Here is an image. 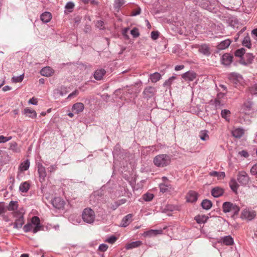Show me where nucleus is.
<instances>
[{
  "label": "nucleus",
  "mask_w": 257,
  "mask_h": 257,
  "mask_svg": "<svg viewBox=\"0 0 257 257\" xmlns=\"http://www.w3.org/2000/svg\"><path fill=\"white\" fill-rule=\"evenodd\" d=\"M170 157L166 154L157 155L154 159V164L159 167L167 166L170 164Z\"/></svg>",
  "instance_id": "1"
},
{
  "label": "nucleus",
  "mask_w": 257,
  "mask_h": 257,
  "mask_svg": "<svg viewBox=\"0 0 257 257\" xmlns=\"http://www.w3.org/2000/svg\"><path fill=\"white\" fill-rule=\"evenodd\" d=\"M83 220L89 224L93 223L95 218V214L94 211L90 208L84 209L82 213Z\"/></svg>",
  "instance_id": "2"
},
{
  "label": "nucleus",
  "mask_w": 257,
  "mask_h": 257,
  "mask_svg": "<svg viewBox=\"0 0 257 257\" xmlns=\"http://www.w3.org/2000/svg\"><path fill=\"white\" fill-rule=\"evenodd\" d=\"M222 210L224 213L231 212L235 215L238 214L240 208L230 202H225L222 204Z\"/></svg>",
  "instance_id": "3"
},
{
  "label": "nucleus",
  "mask_w": 257,
  "mask_h": 257,
  "mask_svg": "<svg viewBox=\"0 0 257 257\" xmlns=\"http://www.w3.org/2000/svg\"><path fill=\"white\" fill-rule=\"evenodd\" d=\"M14 216L16 218L15 221L11 225H13L14 228H21L24 224V214L20 211H16L13 213Z\"/></svg>",
  "instance_id": "4"
},
{
  "label": "nucleus",
  "mask_w": 257,
  "mask_h": 257,
  "mask_svg": "<svg viewBox=\"0 0 257 257\" xmlns=\"http://www.w3.org/2000/svg\"><path fill=\"white\" fill-rule=\"evenodd\" d=\"M157 92V89L155 87L152 86L146 87L143 92V97L145 98L149 99L155 96Z\"/></svg>",
  "instance_id": "5"
},
{
  "label": "nucleus",
  "mask_w": 257,
  "mask_h": 257,
  "mask_svg": "<svg viewBox=\"0 0 257 257\" xmlns=\"http://www.w3.org/2000/svg\"><path fill=\"white\" fill-rule=\"evenodd\" d=\"M237 180L241 185H245L249 182V177L245 172L240 171L238 172Z\"/></svg>",
  "instance_id": "6"
},
{
  "label": "nucleus",
  "mask_w": 257,
  "mask_h": 257,
  "mask_svg": "<svg viewBox=\"0 0 257 257\" xmlns=\"http://www.w3.org/2000/svg\"><path fill=\"white\" fill-rule=\"evenodd\" d=\"M255 216L256 213L252 210L244 209L241 213V217L247 220H251Z\"/></svg>",
  "instance_id": "7"
},
{
  "label": "nucleus",
  "mask_w": 257,
  "mask_h": 257,
  "mask_svg": "<svg viewBox=\"0 0 257 257\" xmlns=\"http://www.w3.org/2000/svg\"><path fill=\"white\" fill-rule=\"evenodd\" d=\"M52 204L55 208L61 209L64 208L65 201L60 197H55L52 200Z\"/></svg>",
  "instance_id": "8"
},
{
  "label": "nucleus",
  "mask_w": 257,
  "mask_h": 257,
  "mask_svg": "<svg viewBox=\"0 0 257 257\" xmlns=\"http://www.w3.org/2000/svg\"><path fill=\"white\" fill-rule=\"evenodd\" d=\"M40 220L38 217L34 216L31 220V224L34 226L33 229V232L36 233L41 229L42 226L40 225Z\"/></svg>",
  "instance_id": "9"
},
{
  "label": "nucleus",
  "mask_w": 257,
  "mask_h": 257,
  "mask_svg": "<svg viewBox=\"0 0 257 257\" xmlns=\"http://www.w3.org/2000/svg\"><path fill=\"white\" fill-rule=\"evenodd\" d=\"M229 79L236 87L240 84V81L242 80V78L239 74L232 73L229 76Z\"/></svg>",
  "instance_id": "10"
},
{
  "label": "nucleus",
  "mask_w": 257,
  "mask_h": 257,
  "mask_svg": "<svg viewBox=\"0 0 257 257\" xmlns=\"http://www.w3.org/2000/svg\"><path fill=\"white\" fill-rule=\"evenodd\" d=\"M163 233L162 229H151L143 233V235L145 237H153Z\"/></svg>",
  "instance_id": "11"
},
{
  "label": "nucleus",
  "mask_w": 257,
  "mask_h": 257,
  "mask_svg": "<svg viewBox=\"0 0 257 257\" xmlns=\"http://www.w3.org/2000/svg\"><path fill=\"white\" fill-rule=\"evenodd\" d=\"M233 56L230 54L226 53L222 55L221 57L222 64L225 66H228L232 61Z\"/></svg>",
  "instance_id": "12"
},
{
  "label": "nucleus",
  "mask_w": 257,
  "mask_h": 257,
  "mask_svg": "<svg viewBox=\"0 0 257 257\" xmlns=\"http://www.w3.org/2000/svg\"><path fill=\"white\" fill-rule=\"evenodd\" d=\"M38 171L39 175L40 181L41 182L44 181L47 175L45 168L42 164H39L38 166Z\"/></svg>",
  "instance_id": "13"
},
{
  "label": "nucleus",
  "mask_w": 257,
  "mask_h": 257,
  "mask_svg": "<svg viewBox=\"0 0 257 257\" xmlns=\"http://www.w3.org/2000/svg\"><path fill=\"white\" fill-rule=\"evenodd\" d=\"M133 214H128L123 217L120 226L123 227H125L128 226L131 222L133 221Z\"/></svg>",
  "instance_id": "14"
},
{
  "label": "nucleus",
  "mask_w": 257,
  "mask_h": 257,
  "mask_svg": "<svg viewBox=\"0 0 257 257\" xmlns=\"http://www.w3.org/2000/svg\"><path fill=\"white\" fill-rule=\"evenodd\" d=\"M84 105L81 102H77L73 104L72 110L75 113L78 114L83 111Z\"/></svg>",
  "instance_id": "15"
},
{
  "label": "nucleus",
  "mask_w": 257,
  "mask_h": 257,
  "mask_svg": "<svg viewBox=\"0 0 257 257\" xmlns=\"http://www.w3.org/2000/svg\"><path fill=\"white\" fill-rule=\"evenodd\" d=\"M198 51L200 53L206 56H209L211 54L210 48L207 44H202L199 46Z\"/></svg>",
  "instance_id": "16"
},
{
  "label": "nucleus",
  "mask_w": 257,
  "mask_h": 257,
  "mask_svg": "<svg viewBox=\"0 0 257 257\" xmlns=\"http://www.w3.org/2000/svg\"><path fill=\"white\" fill-rule=\"evenodd\" d=\"M182 77L186 80L193 81L196 77V74L193 71H188L182 74Z\"/></svg>",
  "instance_id": "17"
},
{
  "label": "nucleus",
  "mask_w": 257,
  "mask_h": 257,
  "mask_svg": "<svg viewBox=\"0 0 257 257\" xmlns=\"http://www.w3.org/2000/svg\"><path fill=\"white\" fill-rule=\"evenodd\" d=\"M218 242L223 243L226 245H231L233 243V239L230 235H227L220 237Z\"/></svg>",
  "instance_id": "18"
},
{
  "label": "nucleus",
  "mask_w": 257,
  "mask_h": 257,
  "mask_svg": "<svg viewBox=\"0 0 257 257\" xmlns=\"http://www.w3.org/2000/svg\"><path fill=\"white\" fill-rule=\"evenodd\" d=\"M232 135L235 138H240L244 134V130L241 127L234 128L231 132Z\"/></svg>",
  "instance_id": "19"
},
{
  "label": "nucleus",
  "mask_w": 257,
  "mask_h": 257,
  "mask_svg": "<svg viewBox=\"0 0 257 257\" xmlns=\"http://www.w3.org/2000/svg\"><path fill=\"white\" fill-rule=\"evenodd\" d=\"M106 73L105 69L100 68L97 69L94 74V77L97 80H100L102 79L103 77Z\"/></svg>",
  "instance_id": "20"
},
{
  "label": "nucleus",
  "mask_w": 257,
  "mask_h": 257,
  "mask_svg": "<svg viewBox=\"0 0 257 257\" xmlns=\"http://www.w3.org/2000/svg\"><path fill=\"white\" fill-rule=\"evenodd\" d=\"M54 71L52 68L49 66L45 67L42 68L40 71V73L42 75L49 77L53 75Z\"/></svg>",
  "instance_id": "21"
},
{
  "label": "nucleus",
  "mask_w": 257,
  "mask_h": 257,
  "mask_svg": "<svg viewBox=\"0 0 257 257\" xmlns=\"http://www.w3.org/2000/svg\"><path fill=\"white\" fill-rule=\"evenodd\" d=\"M160 192L164 193L170 191L172 188L171 185L169 182H165L159 185Z\"/></svg>",
  "instance_id": "22"
},
{
  "label": "nucleus",
  "mask_w": 257,
  "mask_h": 257,
  "mask_svg": "<svg viewBox=\"0 0 257 257\" xmlns=\"http://www.w3.org/2000/svg\"><path fill=\"white\" fill-rule=\"evenodd\" d=\"M231 42V41L229 39H226L222 41L217 46V49L218 50H224L229 47Z\"/></svg>",
  "instance_id": "23"
},
{
  "label": "nucleus",
  "mask_w": 257,
  "mask_h": 257,
  "mask_svg": "<svg viewBox=\"0 0 257 257\" xmlns=\"http://www.w3.org/2000/svg\"><path fill=\"white\" fill-rule=\"evenodd\" d=\"M252 103L250 101H246L242 106V110L245 114H249V111L252 109Z\"/></svg>",
  "instance_id": "24"
},
{
  "label": "nucleus",
  "mask_w": 257,
  "mask_h": 257,
  "mask_svg": "<svg viewBox=\"0 0 257 257\" xmlns=\"http://www.w3.org/2000/svg\"><path fill=\"white\" fill-rule=\"evenodd\" d=\"M197 200V194L193 191L188 192L187 196V201L189 202H194Z\"/></svg>",
  "instance_id": "25"
},
{
  "label": "nucleus",
  "mask_w": 257,
  "mask_h": 257,
  "mask_svg": "<svg viewBox=\"0 0 257 257\" xmlns=\"http://www.w3.org/2000/svg\"><path fill=\"white\" fill-rule=\"evenodd\" d=\"M23 113L29 117L31 118H35L37 117L36 112L34 110L30 109L28 107L25 108L24 109Z\"/></svg>",
  "instance_id": "26"
},
{
  "label": "nucleus",
  "mask_w": 257,
  "mask_h": 257,
  "mask_svg": "<svg viewBox=\"0 0 257 257\" xmlns=\"http://www.w3.org/2000/svg\"><path fill=\"white\" fill-rule=\"evenodd\" d=\"M224 193V190L218 187L213 188L211 190V195L214 197H219Z\"/></svg>",
  "instance_id": "27"
},
{
  "label": "nucleus",
  "mask_w": 257,
  "mask_h": 257,
  "mask_svg": "<svg viewBox=\"0 0 257 257\" xmlns=\"http://www.w3.org/2000/svg\"><path fill=\"white\" fill-rule=\"evenodd\" d=\"M208 218L209 217L205 215H198L194 217V219L198 224L205 223Z\"/></svg>",
  "instance_id": "28"
},
{
  "label": "nucleus",
  "mask_w": 257,
  "mask_h": 257,
  "mask_svg": "<svg viewBox=\"0 0 257 257\" xmlns=\"http://www.w3.org/2000/svg\"><path fill=\"white\" fill-rule=\"evenodd\" d=\"M143 244L142 241L138 240L133 241L131 243L127 244L125 246L126 249H131L141 246Z\"/></svg>",
  "instance_id": "29"
},
{
  "label": "nucleus",
  "mask_w": 257,
  "mask_h": 257,
  "mask_svg": "<svg viewBox=\"0 0 257 257\" xmlns=\"http://www.w3.org/2000/svg\"><path fill=\"white\" fill-rule=\"evenodd\" d=\"M161 75L158 72H155L149 75V79L152 83H156L161 79Z\"/></svg>",
  "instance_id": "30"
},
{
  "label": "nucleus",
  "mask_w": 257,
  "mask_h": 257,
  "mask_svg": "<svg viewBox=\"0 0 257 257\" xmlns=\"http://www.w3.org/2000/svg\"><path fill=\"white\" fill-rule=\"evenodd\" d=\"M52 18V15L50 12H46L41 15V20L43 22L48 23Z\"/></svg>",
  "instance_id": "31"
},
{
  "label": "nucleus",
  "mask_w": 257,
  "mask_h": 257,
  "mask_svg": "<svg viewBox=\"0 0 257 257\" xmlns=\"http://www.w3.org/2000/svg\"><path fill=\"white\" fill-rule=\"evenodd\" d=\"M18 208V202L17 201H11L8 206L6 207V209H7L9 211H15Z\"/></svg>",
  "instance_id": "32"
},
{
  "label": "nucleus",
  "mask_w": 257,
  "mask_h": 257,
  "mask_svg": "<svg viewBox=\"0 0 257 257\" xmlns=\"http://www.w3.org/2000/svg\"><path fill=\"white\" fill-rule=\"evenodd\" d=\"M229 186L231 188V189L235 193H236L237 192V189H238V188L239 187V185L238 184V183H237V182L236 181V180L235 179H231L229 183Z\"/></svg>",
  "instance_id": "33"
},
{
  "label": "nucleus",
  "mask_w": 257,
  "mask_h": 257,
  "mask_svg": "<svg viewBox=\"0 0 257 257\" xmlns=\"http://www.w3.org/2000/svg\"><path fill=\"white\" fill-rule=\"evenodd\" d=\"M212 204L210 200L204 199L201 202L202 207L206 210L209 209L212 207Z\"/></svg>",
  "instance_id": "34"
},
{
  "label": "nucleus",
  "mask_w": 257,
  "mask_h": 257,
  "mask_svg": "<svg viewBox=\"0 0 257 257\" xmlns=\"http://www.w3.org/2000/svg\"><path fill=\"white\" fill-rule=\"evenodd\" d=\"M230 113V111L229 110L223 109L222 110L220 114L222 118H224L226 121H229Z\"/></svg>",
  "instance_id": "35"
},
{
  "label": "nucleus",
  "mask_w": 257,
  "mask_h": 257,
  "mask_svg": "<svg viewBox=\"0 0 257 257\" xmlns=\"http://www.w3.org/2000/svg\"><path fill=\"white\" fill-rule=\"evenodd\" d=\"M30 188V185L27 182L22 183L20 187L19 190L22 192H27Z\"/></svg>",
  "instance_id": "36"
},
{
  "label": "nucleus",
  "mask_w": 257,
  "mask_h": 257,
  "mask_svg": "<svg viewBox=\"0 0 257 257\" xmlns=\"http://www.w3.org/2000/svg\"><path fill=\"white\" fill-rule=\"evenodd\" d=\"M209 175L211 176L217 177L219 178H223L225 176V173L223 172H218L216 171H212L209 173Z\"/></svg>",
  "instance_id": "37"
},
{
  "label": "nucleus",
  "mask_w": 257,
  "mask_h": 257,
  "mask_svg": "<svg viewBox=\"0 0 257 257\" xmlns=\"http://www.w3.org/2000/svg\"><path fill=\"white\" fill-rule=\"evenodd\" d=\"M29 166L30 162L28 160H27L26 161L21 163L20 166V169L22 171H26L29 169Z\"/></svg>",
  "instance_id": "38"
},
{
  "label": "nucleus",
  "mask_w": 257,
  "mask_h": 257,
  "mask_svg": "<svg viewBox=\"0 0 257 257\" xmlns=\"http://www.w3.org/2000/svg\"><path fill=\"white\" fill-rule=\"evenodd\" d=\"M208 132L206 130L201 131L199 133V137L202 141H206L209 139Z\"/></svg>",
  "instance_id": "39"
},
{
  "label": "nucleus",
  "mask_w": 257,
  "mask_h": 257,
  "mask_svg": "<svg viewBox=\"0 0 257 257\" xmlns=\"http://www.w3.org/2000/svg\"><path fill=\"white\" fill-rule=\"evenodd\" d=\"M243 46L249 48L251 46L250 39L248 36H245L242 41Z\"/></svg>",
  "instance_id": "40"
},
{
  "label": "nucleus",
  "mask_w": 257,
  "mask_h": 257,
  "mask_svg": "<svg viewBox=\"0 0 257 257\" xmlns=\"http://www.w3.org/2000/svg\"><path fill=\"white\" fill-rule=\"evenodd\" d=\"M153 198L154 195L150 193H147L143 196V198L145 201H150Z\"/></svg>",
  "instance_id": "41"
},
{
  "label": "nucleus",
  "mask_w": 257,
  "mask_h": 257,
  "mask_svg": "<svg viewBox=\"0 0 257 257\" xmlns=\"http://www.w3.org/2000/svg\"><path fill=\"white\" fill-rule=\"evenodd\" d=\"M34 226L31 223H28L23 227V230L25 232H28L31 230L33 231Z\"/></svg>",
  "instance_id": "42"
},
{
  "label": "nucleus",
  "mask_w": 257,
  "mask_h": 257,
  "mask_svg": "<svg viewBox=\"0 0 257 257\" xmlns=\"http://www.w3.org/2000/svg\"><path fill=\"white\" fill-rule=\"evenodd\" d=\"M24 75L22 74L19 76H14L12 77V81L14 83L21 82L24 79Z\"/></svg>",
  "instance_id": "43"
},
{
  "label": "nucleus",
  "mask_w": 257,
  "mask_h": 257,
  "mask_svg": "<svg viewBox=\"0 0 257 257\" xmlns=\"http://www.w3.org/2000/svg\"><path fill=\"white\" fill-rule=\"evenodd\" d=\"M176 78L175 76H172L170 77L168 79H167L165 82L164 83L163 85L164 86H170L172 84V82L175 80Z\"/></svg>",
  "instance_id": "44"
},
{
  "label": "nucleus",
  "mask_w": 257,
  "mask_h": 257,
  "mask_svg": "<svg viewBox=\"0 0 257 257\" xmlns=\"http://www.w3.org/2000/svg\"><path fill=\"white\" fill-rule=\"evenodd\" d=\"M245 53V49L244 48H241L237 50L235 52V56L239 58H242Z\"/></svg>",
  "instance_id": "45"
},
{
  "label": "nucleus",
  "mask_w": 257,
  "mask_h": 257,
  "mask_svg": "<svg viewBox=\"0 0 257 257\" xmlns=\"http://www.w3.org/2000/svg\"><path fill=\"white\" fill-rule=\"evenodd\" d=\"M10 149L12 150L14 152H19V149L18 148V145L16 142H12L10 144Z\"/></svg>",
  "instance_id": "46"
},
{
  "label": "nucleus",
  "mask_w": 257,
  "mask_h": 257,
  "mask_svg": "<svg viewBox=\"0 0 257 257\" xmlns=\"http://www.w3.org/2000/svg\"><path fill=\"white\" fill-rule=\"evenodd\" d=\"M107 205L108 208H110L113 210H115L119 206V204H118L117 201H115L113 203H108Z\"/></svg>",
  "instance_id": "47"
},
{
  "label": "nucleus",
  "mask_w": 257,
  "mask_h": 257,
  "mask_svg": "<svg viewBox=\"0 0 257 257\" xmlns=\"http://www.w3.org/2000/svg\"><path fill=\"white\" fill-rule=\"evenodd\" d=\"M124 0H115L114 8L119 9L124 4Z\"/></svg>",
  "instance_id": "48"
},
{
  "label": "nucleus",
  "mask_w": 257,
  "mask_h": 257,
  "mask_svg": "<svg viewBox=\"0 0 257 257\" xmlns=\"http://www.w3.org/2000/svg\"><path fill=\"white\" fill-rule=\"evenodd\" d=\"M131 34L133 36L134 38H137L140 36L139 30L134 28L131 31Z\"/></svg>",
  "instance_id": "49"
},
{
  "label": "nucleus",
  "mask_w": 257,
  "mask_h": 257,
  "mask_svg": "<svg viewBox=\"0 0 257 257\" xmlns=\"http://www.w3.org/2000/svg\"><path fill=\"white\" fill-rule=\"evenodd\" d=\"M74 4L72 2H68L66 6H65V9L69 10V12H71L72 11V10L74 8Z\"/></svg>",
  "instance_id": "50"
},
{
  "label": "nucleus",
  "mask_w": 257,
  "mask_h": 257,
  "mask_svg": "<svg viewBox=\"0 0 257 257\" xmlns=\"http://www.w3.org/2000/svg\"><path fill=\"white\" fill-rule=\"evenodd\" d=\"M12 137H6L4 136H0V143H6L12 139Z\"/></svg>",
  "instance_id": "51"
},
{
  "label": "nucleus",
  "mask_w": 257,
  "mask_h": 257,
  "mask_svg": "<svg viewBox=\"0 0 257 257\" xmlns=\"http://www.w3.org/2000/svg\"><path fill=\"white\" fill-rule=\"evenodd\" d=\"M108 245L106 244L102 243L99 245L98 249L101 251H105L108 248Z\"/></svg>",
  "instance_id": "52"
},
{
  "label": "nucleus",
  "mask_w": 257,
  "mask_h": 257,
  "mask_svg": "<svg viewBox=\"0 0 257 257\" xmlns=\"http://www.w3.org/2000/svg\"><path fill=\"white\" fill-rule=\"evenodd\" d=\"M116 239L117 238L115 236L112 235L110 237L107 238L106 239V241L109 243L112 244L116 240Z\"/></svg>",
  "instance_id": "53"
},
{
  "label": "nucleus",
  "mask_w": 257,
  "mask_h": 257,
  "mask_svg": "<svg viewBox=\"0 0 257 257\" xmlns=\"http://www.w3.org/2000/svg\"><path fill=\"white\" fill-rule=\"evenodd\" d=\"M6 211V207L5 205L4 202H0V215L5 213Z\"/></svg>",
  "instance_id": "54"
},
{
  "label": "nucleus",
  "mask_w": 257,
  "mask_h": 257,
  "mask_svg": "<svg viewBox=\"0 0 257 257\" xmlns=\"http://www.w3.org/2000/svg\"><path fill=\"white\" fill-rule=\"evenodd\" d=\"M246 61L248 64L250 63L253 59L254 56L251 54L248 53L245 55Z\"/></svg>",
  "instance_id": "55"
},
{
  "label": "nucleus",
  "mask_w": 257,
  "mask_h": 257,
  "mask_svg": "<svg viewBox=\"0 0 257 257\" xmlns=\"http://www.w3.org/2000/svg\"><path fill=\"white\" fill-rule=\"evenodd\" d=\"M103 25L104 22L101 20L97 21L96 24V26L99 29H104V27Z\"/></svg>",
  "instance_id": "56"
},
{
  "label": "nucleus",
  "mask_w": 257,
  "mask_h": 257,
  "mask_svg": "<svg viewBox=\"0 0 257 257\" xmlns=\"http://www.w3.org/2000/svg\"><path fill=\"white\" fill-rule=\"evenodd\" d=\"M250 173L253 175H257V163L254 164L250 169Z\"/></svg>",
  "instance_id": "57"
},
{
  "label": "nucleus",
  "mask_w": 257,
  "mask_h": 257,
  "mask_svg": "<svg viewBox=\"0 0 257 257\" xmlns=\"http://www.w3.org/2000/svg\"><path fill=\"white\" fill-rule=\"evenodd\" d=\"M57 169V165L56 164L50 166L47 168V171L49 172L52 173L56 171Z\"/></svg>",
  "instance_id": "58"
},
{
  "label": "nucleus",
  "mask_w": 257,
  "mask_h": 257,
  "mask_svg": "<svg viewBox=\"0 0 257 257\" xmlns=\"http://www.w3.org/2000/svg\"><path fill=\"white\" fill-rule=\"evenodd\" d=\"M159 32L158 31H152L151 32V38L153 40H155L158 38Z\"/></svg>",
  "instance_id": "59"
},
{
  "label": "nucleus",
  "mask_w": 257,
  "mask_h": 257,
  "mask_svg": "<svg viewBox=\"0 0 257 257\" xmlns=\"http://www.w3.org/2000/svg\"><path fill=\"white\" fill-rule=\"evenodd\" d=\"M79 93V92L77 90H74L73 92H72V93H71L67 97V98L68 99H71L73 97H74V96H76V95H77Z\"/></svg>",
  "instance_id": "60"
},
{
  "label": "nucleus",
  "mask_w": 257,
  "mask_h": 257,
  "mask_svg": "<svg viewBox=\"0 0 257 257\" xmlns=\"http://www.w3.org/2000/svg\"><path fill=\"white\" fill-rule=\"evenodd\" d=\"M238 154L240 156L243 157L244 158H247L249 156L248 153L245 150H242L239 152Z\"/></svg>",
  "instance_id": "61"
},
{
  "label": "nucleus",
  "mask_w": 257,
  "mask_h": 257,
  "mask_svg": "<svg viewBox=\"0 0 257 257\" xmlns=\"http://www.w3.org/2000/svg\"><path fill=\"white\" fill-rule=\"evenodd\" d=\"M29 103L33 105H37L38 104V101L37 99L35 98L34 97H33L32 98L30 99L29 101Z\"/></svg>",
  "instance_id": "62"
},
{
  "label": "nucleus",
  "mask_w": 257,
  "mask_h": 257,
  "mask_svg": "<svg viewBox=\"0 0 257 257\" xmlns=\"http://www.w3.org/2000/svg\"><path fill=\"white\" fill-rule=\"evenodd\" d=\"M251 36L255 40H257V29L252 30Z\"/></svg>",
  "instance_id": "63"
},
{
  "label": "nucleus",
  "mask_w": 257,
  "mask_h": 257,
  "mask_svg": "<svg viewBox=\"0 0 257 257\" xmlns=\"http://www.w3.org/2000/svg\"><path fill=\"white\" fill-rule=\"evenodd\" d=\"M184 68V66L183 65H177L175 67V70L176 71H179L183 69Z\"/></svg>",
  "instance_id": "64"
}]
</instances>
